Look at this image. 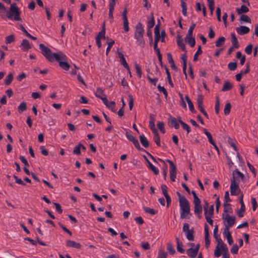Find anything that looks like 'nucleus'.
<instances>
[{"label": "nucleus", "instance_id": "1", "mask_svg": "<svg viewBox=\"0 0 258 258\" xmlns=\"http://www.w3.org/2000/svg\"><path fill=\"white\" fill-rule=\"evenodd\" d=\"M135 28L134 38L136 39L138 44L141 47L144 48L145 46L146 43L143 38L145 30L141 22H139L136 25Z\"/></svg>", "mask_w": 258, "mask_h": 258}, {"label": "nucleus", "instance_id": "2", "mask_svg": "<svg viewBox=\"0 0 258 258\" xmlns=\"http://www.w3.org/2000/svg\"><path fill=\"white\" fill-rule=\"evenodd\" d=\"M55 60L59 63V66L65 71H68L70 68V65L67 62V56L62 52L58 51L54 53Z\"/></svg>", "mask_w": 258, "mask_h": 258}, {"label": "nucleus", "instance_id": "3", "mask_svg": "<svg viewBox=\"0 0 258 258\" xmlns=\"http://www.w3.org/2000/svg\"><path fill=\"white\" fill-rule=\"evenodd\" d=\"M180 212V218H187V215L190 213V205L186 198L180 200L179 201Z\"/></svg>", "mask_w": 258, "mask_h": 258}, {"label": "nucleus", "instance_id": "4", "mask_svg": "<svg viewBox=\"0 0 258 258\" xmlns=\"http://www.w3.org/2000/svg\"><path fill=\"white\" fill-rule=\"evenodd\" d=\"M20 14L19 9L16 6V4H13L11 5L10 10L7 14V17L10 19H12L14 16L15 20L20 21L21 20Z\"/></svg>", "mask_w": 258, "mask_h": 258}, {"label": "nucleus", "instance_id": "5", "mask_svg": "<svg viewBox=\"0 0 258 258\" xmlns=\"http://www.w3.org/2000/svg\"><path fill=\"white\" fill-rule=\"evenodd\" d=\"M39 48L41 50V53L49 61L53 62L55 60L54 56V53H52V51L50 48L45 46L43 44H39Z\"/></svg>", "mask_w": 258, "mask_h": 258}, {"label": "nucleus", "instance_id": "6", "mask_svg": "<svg viewBox=\"0 0 258 258\" xmlns=\"http://www.w3.org/2000/svg\"><path fill=\"white\" fill-rule=\"evenodd\" d=\"M183 232H184L186 238L189 241H193L194 240V229L193 228L189 229V224L187 223L183 224Z\"/></svg>", "mask_w": 258, "mask_h": 258}, {"label": "nucleus", "instance_id": "7", "mask_svg": "<svg viewBox=\"0 0 258 258\" xmlns=\"http://www.w3.org/2000/svg\"><path fill=\"white\" fill-rule=\"evenodd\" d=\"M125 136L130 141L133 143V144L138 150L145 151L141 147L138 140L135 137H134L129 132H126L125 133Z\"/></svg>", "mask_w": 258, "mask_h": 258}, {"label": "nucleus", "instance_id": "8", "mask_svg": "<svg viewBox=\"0 0 258 258\" xmlns=\"http://www.w3.org/2000/svg\"><path fill=\"white\" fill-rule=\"evenodd\" d=\"M224 221H226L227 224H225V227L229 230L230 227H232L235 222V217L231 216L229 214H226L225 217H223Z\"/></svg>", "mask_w": 258, "mask_h": 258}, {"label": "nucleus", "instance_id": "9", "mask_svg": "<svg viewBox=\"0 0 258 258\" xmlns=\"http://www.w3.org/2000/svg\"><path fill=\"white\" fill-rule=\"evenodd\" d=\"M230 188L231 195L237 196L240 191L238 183L236 181H234V179L231 180Z\"/></svg>", "mask_w": 258, "mask_h": 258}, {"label": "nucleus", "instance_id": "10", "mask_svg": "<svg viewBox=\"0 0 258 258\" xmlns=\"http://www.w3.org/2000/svg\"><path fill=\"white\" fill-rule=\"evenodd\" d=\"M244 177V174L241 172H240L237 169H236L235 170L233 171L232 177L231 178L230 180L234 179V180L235 181H236L237 180L239 181V178L243 180Z\"/></svg>", "mask_w": 258, "mask_h": 258}, {"label": "nucleus", "instance_id": "11", "mask_svg": "<svg viewBox=\"0 0 258 258\" xmlns=\"http://www.w3.org/2000/svg\"><path fill=\"white\" fill-rule=\"evenodd\" d=\"M95 95L96 97L101 99L103 102L107 101L106 96L104 93V91L101 88H97Z\"/></svg>", "mask_w": 258, "mask_h": 258}, {"label": "nucleus", "instance_id": "12", "mask_svg": "<svg viewBox=\"0 0 258 258\" xmlns=\"http://www.w3.org/2000/svg\"><path fill=\"white\" fill-rule=\"evenodd\" d=\"M205 231V246L208 248L210 244V240L209 238L210 235L209 233V227L208 225L206 223L204 226Z\"/></svg>", "mask_w": 258, "mask_h": 258}, {"label": "nucleus", "instance_id": "13", "mask_svg": "<svg viewBox=\"0 0 258 258\" xmlns=\"http://www.w3.org/2000/svg\"><path fill=\"white\" fill-rule=\"evenodd\" d=\"M236 32L240 35H243L244 34L249 33L250 29L248 27L245 26H241L236 28Z\"/></svg>", "mask_w": 258, "mask_h": 258}, {"label": "nucleus", "instance_id": "14", "mask_svg": "<svg viewBox=\"0 0 258 258\" xmlns=\"http://www.w3.org/2000/svg\"><path fill=\"white\" fill-rule=\"evenodd\" d=\"M22 50L23 51H28L29 49L31 48V45H30L29 41L27 39H23L21 45Z\"/></svg>", "mask_w": 258, "mask_h": 258}, {"label": "nucleus", "instance_id": "15", "mask_svg": "<svg viewBox=\"0 0 258 258\" xmlns=\"http://www.w3.org/2000/svg\"><path fill=\"white\" fill-rule=\"evenodd\" d=\"M223 235L226 237L227 242L229 244L231 245L233 243V241L231 236V232L228 230L227 228H225L223 232Z\"/></svg>", "mask_w": 258, "mask_h": 258}, {"label": "nucleus", "instance_id": "16", "mask_svg": "<svg viewBox=\"0 0 258 258\" xmlns=\"http://www.w3.org/2000/svg\"><path fill=\"white\" fill-rule=\"evenodd\" d=\"M181 59L182 61V66H183V73L185 75V79H187V76L186 73V62H187V55L186 53L182 54L181 56Z\"/></svg>", "mask_w": 258, "mask_h": 258}, {"label": "nucleus", "instance_id": "17", "mask_svg": "<svg viewBox=\"0 0 258 258\" xmlns=\"http://www.w3.org/2000/svg\"><path fill=\"white\" fill-rule=\"evenodd\" d=\"M177 45L184 51L186 52L185 50V46L183 42V40L181 38V36L180 35H177Z\"/></svg>", "mask_w": 258, "mask_h": 258}, {"label": "nucleus", "instance_id": "18", "mask_svg": "<svg viewBox=\"0 0 258 258\" xmlns=\"http://www.w3.org/2000/svg\"><path fill=\"white\" fill-rule=\"evenodd\" d=\"M103 103L113 112H116V109L115 108L116 104L114 101H110L109 102L108 100L107 99L106 102H103Z\"/></svg>", "mask_w": 258, "mask_h": 258}, {"label": "nucleus", "instance_id": "19", "mask_svg": "<svg viewBox=\"0 0 258 258\" xmlns=\"http://www.w3.org/2000/svg\"><path fill=\"white\" fill-rule=\"evenodd\" d=\"M169 123L170 126L174 127L175 129H178L179 127V123L175 117L170 116Z\"/></svg>", "mask_w": 258, "mask_h": 258}, {"label": "nucleus", "instance_id": "20", "mask_svg": "<svg viewBox=\"0 0 258 258\" xmlns=\"http://www.w3.org/2000/svg\"><path fill=\"white\" fill-rule=\"evenodd\" d=\"M66 245L68 247H75L78 249H80L81 247V244L80 243L70 240H68L66 241Z\"/></svg>", "mask_w": 258, "mask_h": 258}, {"label": "nucleus", "instance_id": "21", "mask_svg": "<svg viewBox=\"0 0 258 258\" xmlns=\"http://www.w3.org/2000/svg\"><path fill=\"white\" fill-rule=\"evenodd\" d=\"M204 210L205 216H213L214 214V205L211 206L209 209L204 207Z\"/></svg>", "mask_w": 258, "mask_h": 258}, {"label": "nucleus", "instance_id": "22", "mask_svg": "<svg viewBox=\"0 0 258 258\" xmlns=\"http://www.w3.org/2000/svg\"><path fill=\"white\" fill-rule=\"evenodd\" d=\"M167 56L168 62L171 64V69L173 70L177 71V68L174 63L171 54L170 53H168Z\"/></svg>", "mask_w": 258, "mask_h": 258}, {"label": "nucleus", "instance_id": "23", "mask_svg": "<svg viewBox=\"0 0 258 258\" xmlns=\"http://www.w3.org/2000/svg\"><path fill=\"white\" fill-rule=\"evenodd\" d=\"M140 140L141 144L144 147L147 148L149 147V142L146 137L144 135H142L140 136Z\"/></svg>", "mask_w": 258, "mask_h": 258}, {"label": "nucleus", "instance_id": "24", "mask_svg": "<svg viewBox=\"0 0 258 258\" xmlns=\"http://www.w3.org/2000/svg\"><path fill=\"white\" fill-rule=\"evenodd\" d=\"M185 41L191 47L195 46L196 41L193 36H188V35H186Z\"/></svg>", "mask_w": 258, "mask_h": 258}, {"label": "nucleus", "instance_id": "25", "mask_svg": "<svg viewBox=\"0 0 258 258\" xmlns=\"http://www.w3.org/2000/svg\"><path fill=\"white\" fill-rule=\"evenodd\" d=\"M231 38L232 46L235 47V48H238L239 47V45L235 34L234 33H231Z\"/></svg>", "mask_w": 258, "mask_h": 258}, {"label": "nucleus", "instance_id": "26", "mask_svg": "<svg viewBox=\"0 0 258 258\" xmlns=\"http://www.w3.org/2000/svg\"><path fill=\"white\" fill-rule=\"evenodd\" d=\"M186 253L188 256L194 258L197 255L198 252L194 248H189L187 250Z\"/></svg>", "mask_w": 258, "mask_h": 258}, {"label": "nucleus", "instance_id": "27", "mask_svg": "<svg viewBox=\"0 0 258 258\" xmlns=\"http://www.w3.org/2000/svg\"><path fill=\"white\" fill-rule=\"evenodd\" d=\"M248 11V8L244 5H242L240 8H236V12L238 15H241L242 13H247Z\"/></svg>", "mask_w": 258, "mask_h": 258}, {"label": "nucleus", "instance_id": "28", "mask_svg": "<svg viewBox=\"0 0 258 258\" xmlns=\"http://www.w3.org/2000/svg\"><path fill=\"white\" fill-rule=\"evenodd\" d=\"M185 99L188 104L189 110L191 111V112H195V110L194 109L193 103H192L191 100L190 99L189 96L187 95H185Z\"/></svg>", "mask_w": 258, "mask_h": 258}, {"label": "nucleus", "instance_id": "29", "mask_svg": "<svg viewBox=\"0 0 258 258\" xmlns=\"http://www.w3.org/2000/svg\"><path fill=\"white\" fill-rule=\"evenodd\" d=\"M105 23H103V25L102 26V30L100 32H99L98 35L96 37V39H98V38L99 39H101L102 38H105Z\"/></svg>", "mask_w": 258, "mask_h": 258}, {"label": "nucleus", "instance_id": "30", "mask_svg": "<svg viewBox=\"0 0 258 258\" xmlns=\"http://www.w3.org/2000/svg\"><path fill=\"white\" fill-rule=\"evenodd\" d=\"M233 87L232 84H231L229 81H225L223 88L222 89V91H227L231 90Z\"/></svg>", "mask_w": 258, "mask_h": 258}, {"label": "nucleus", "instance_id": "31", "mask_svg": "<svg viewBox=\"0 0 258 258\" xmlns=\"http://www.w3.org/2000/svg\"><path fill=\"white\" fill-rule=\"evenodd\" d=\"M153 133L154 134L153 139L154 142L158 147H160L161 146L160 138L158 132L157 131Z\"/></svg>", "mask_w": 258, "mask_h": 258}, {"label": "nucleus", "instance_id": "32", "mask_svg": "<svg viewBox=\"0 0 258 258\" xmlns=\"http://www.w3.org/2000/svg\"><path fill=\"white\" fill-rule=\"evenodd\" d=\"M164 68L166 71V74H167V78L168 79V83L170 85V86L173 88L174 87V84L171 80V78L169 70L166 66H164Z\"/></svg>", "mask_w": 258, "mask_h": 258}, {"label": "nucleus", "instance_id": "33", "mask_svg": "<svg viewBox=\"0 0 258 258\" xmlns=\"http://www.w3.org/2000/svg\"><path fill=\"white\" fill-rule=\"evenodd\" d=\"M158 160L164 163L163 166L162 167V173L164 175V178H166V176L167 174V170H168V166L165 163V162L161 159H158Z\"/></svg>", "mask_w": 258, "mask_h": 258}, {"label": "nucleus", "instance_id": "34", "mask_svg": "<svg viewBox=\"0 0 258 258\" xmlns=\"http://www.w3.org/2000/svg\"><path fill=\"white\" fill-rule=\"evenodd\" d=\"M149 126L151 130H152V131L153 132V133L158 131L155 127L154 119L151 116L150 117V120L149 122Z\"/></svg>", "mask_w": 258, "mask_h": 258}, {"label": "nucleus", "instance_id": "35", "mask_svg": "<svg viewBox=\"0 0 258 258\" xmlns=\"http://www.w3.org/2000/svg\"><path fill=\"white\" fill-rule=\"evenodd\" d=\"M176 241L177 243V250L178 251L180 252L181 253L184 252L185 250L182 248V244L180 243L179 239L178 237L176 238Z\"/></svg>", "mask_w": 258, "mask_h": 258}, {"label": "nucleus", "instance_id": "36", "mask_svg": "<svg viewBox=\"0 0 258 258\" xmlns=\"http://www.w3.org/2000/svg\"><path fill=\"white\" fill-rule=\"evenodd\" d=\"M225 41V38L224 37H219L215 42V45L216 47H220L222 46Z\"/></svg>", "mask_w": 258, "mask_h": 258}, {"label": "nucleus", "instance_id": "37", "mask_svg": "<svg viewBox=\"0 0 258 258\" xmlns=\"http://www.w3.org/2000/svg\"><path fill=\"white\" fill-rule=\"evenodd\" d=\"M148 168L153 172L155 175H158L159 174V170L150 161H148Z\"/></svg>", "mask_w": 258, "mask_h": 258}, {"label": "nucleus", "instance_id": "38", "mask_svg": "<svg viewBox=\"0 0 258 258\" xmlns=\"http://www.w3.org/2000/svg\"><path fill=\"white\" fill-rule=\"evenodd\" d=\"M203 52V51L202 50L201 46L199 45L198 48V50L194 54L193 61H197L198 59V56L200 54H201Z\"/></svg>", "mask_w": 258, "mask_h": 258}, {"label": "nucleus", "instance_id": "39", "mask_svg": "<svg viewBox=\"0 0 258 258\" xmlns=\"http://www.w3.org/2000/svg\"><path fill=\"white\" fill-rule=\"evenodd\" d=\"M204 132L205 134L207 136V138H208L209 142L210 144L212 145H214V143L215 142L213 139L212 135L210 133H209L207 129L204 128Z\"/></svg>", "mask_w": 258, "mask_h": 258}, {"label": "nucleus", "instance_id": "40", "mask_svg": "<svg viewBox=\"0 0 258 258\" xmlns=\"http://www.w3.org/2000/svg\"><path fill=\"white\" fill-rule=\"evenodd\" d=\"M241 207L239 210L237 211V214L239 217H242L244 215V212L245 210L244 204H240Z\"/></svg>", "mask_w": 258, "mask_h": 258}, {"label": "nucleus", "instance_id": "41", "mask_svg": "<svg viewBox=\"0 0 258 258\" xmlns=\"http://www.w3.org/2000/svg\"><path fill=\"white\" fill-rule=\"evenodd\" d=\"M181 6L182 7V13L184 16H186L187 15V7L185 0H181Z\"/></svg>", "mask_w": 258, "mask_h": 258}, {"label": "nucleus", "instance_id": "42", "mask_svg": "<svg viewBox=\"0 0 258 258\" xmlns=\"http://www.w3.org/2000/svg\"><path fill=\"white\" fill-rule=\"evenodd\" d=\"M151 15H152V17L151 18V19L149 20L148 19V23H147V27L148 29V30H151V29L154 27V24H155L153 15L152 14Z\"/></svg>", "mask_w": 258, "mask_h": 258}, {"label": "nucleus", "instance_id": "43", "mask_svg": "<svg viewBox=\"0 0 258 258\" xmlns=\"http://www.w3.org/2000/svg\"><path fill=\"white\" fill-rule=\"evenodd\" d=\"M13 79V75L12 73L9 74L6 78L5 82L6 85L11 84Z\"/></svg>", "mask_w": 258, "mask_h": 258}, {"label": "nucleus", "instance_id": "44", "mask_svg": "<svg viewBox=\"0 0 258 258\" xmlns=\"http://www.w3.org/2000/svg\"><path fill=\"white\" fill-rule=\"evenodd\" d=\"M135 69L136 70V72L138 75V77L139 78H141L142 75V72L141 70V67L138 63H135Z\"/></svg>", "mask_w": 258, "mask_h": 258}, {"label": "nucleus", "instance_id": "45", "mask_svg": "<svg viewBox=\"0 0 258 258\" xmlns=\"http://www.w3.org/2000/svg\"><path fill=\"white\" fill-rule=\"evenodd\" d=\"M231 108V105L230 103L228 102L225 104L224 110V114L225 115H227L230 113Z\"/></svg>", "mask_w": 258, "mask_h": 258}, {"label": "nucleus", "instance_id": "46", "mask_svg": "<svg viewBox=\"0 0 258 258\" xmlns=\"http://www.w3.org/2000/svg\"><path fill=\"white\" fill-rule=\"evenodd\" d=\"M144 210L146 213H149L152 215H155L158 212L157 211H155L153 209L146 207H144Z\"/></svg>", "mask_w": 258, "mask_h": 258}, {"label": "nucleus", "instance_id": "47", "mask_svg": "<svg viewBox=\"0 0 258 258\" xmlns=\"http://www.w3.org/2000/svg\"><path fill=\"white\" fill-rule=\"evenodd\" d=\"M237 67V63L236 61L230 62L228 64V69L232 71H235Z\"/></svg>", "mask_w": 258, "mask_h": 258}, {"label": "nucleus", "instance_id": "48", "mask_svg": "<svg viewBox=\"0 0 258 258\" xmlns=\"http://www.w3.org/2000/svg\"><path fill=\"white\" fill-rule=\"evenodd\" d=\"M18 110L20 112H23L27 109V105L25 102H22L18 106Z\"/></svg>", "mask_w": 258, "mask_h": 258}, {"label": "nucleus", "instance_id": "49", "mask_svg": "<svg viewBox=\"0 0 258 258\" xmlns=\"http://www.w3.org/2000/svg\"><path fill=\"white\" fill-rule=\"evenodd\" d=\"M108 46L106 48V55H108L109 52L110 51V49L113 46V45L114 44V41L112 39H110L109 42H108L107 43Z\"/></svg>", "mask_w": 258, "mask_h": 258}, {"label": "nucleus", "instance_id": "50", "mask_svg": "<svg viewBox=\"0 0 258 258\" xmlns=\"http://www.w3.org/2000/svg\"><path fill=\"white\" fill-rule=\"evenodd\" d=\"M209 3V8L210 11V13L211 15H213V11L214 10V0H209L208 1Z\"/></svg>", "mask_w": 258, "mask_h": 258}, {"label": "nucleus", "instance_id": "51", "mask_svg": "<svg viewBox=\"0 0 258 258\" xmlns=\"http://www.w3.org/2000/svg\"><path fill=\"white\" fill-rule=\"evenodd\" d=\"M215 112L217 114H218L220 111V101L219 99V97L217 96L216 97V101L215 106Z\"/></svg>", "mask_w": 258, "mask_h": 258}, {"label": "nucleus", "instance_id": "52", "mask_svg": "<svg viewBox=\"0 0 258 258\" xmlns=\"http://www.w3.org/2000/svg\"><path fill=\"white\" fill-rule=\"evenodd\" d=\"M167 249L170 254L173 255L175 253V250L171 243H169L167 244Z\"/></svg>", "mask_w": 258, "mask_h": 258}, {"label": "nucleus", "instance_id": "53", "mask_svg": "<svg viewBox=\"0 0 258 258\" xmlns=\"http://www.w3.org/2000/svg\"><path fill=\"white\" fill-rule=\"evenodd\" d=\"M196 25L195 23H191V25L190 26V27L189 28V29L188 30V32H187V34H186V35H188V36H192L193 31H194V29L195 28Z\"/></svg>", "mask_w": 258, "mask_h": 258}, {"label": "nucleus", "instance_id": "54", "mask_svg": "<svg viewBox=\"0 0 258 258\" xmlns=\"http://www.w3.org/2000/svg\"><path fill=\"white\" fill-rule=\"evenodd\" d=\"M167 253L163 251L162 249H159L158 251L157 258H167Z\"/></svg>", "mask_w": 258, "mask_h": 258}, {"label": "nucleus", "instance_id": "55", "mask_svg": "<svg viewBox=\"0 0 258 258\" xmlns=\"http://www.w3.org/2000/svg\"><path fill=\"white\" fill-rule=\"evenodd\" d=\"M221 252L222 251L220 249V246H219V244H218L214 251L215 256L216 257H219L221 255Z\"/></svg>", "mask_w": 258, "mask_h": 258}, {"label": "nucleus", "instance_id": "56", "mask_svg": "<svg viewBox=\"0 0 258 258\" xmlns=\"http://www.w3.org/2000/svg\"><path fill=\"white\" fill-rule=\"evenodd\" d=\"M157 127L158 129L163 133L164 134L165 133V130L164 128V123L163 122H158L157 124Z\"/></svg>", "mask_w": 258, "mask_h": 258}, {"label": "nucleus", "instance_id": "57", "mask_svg": "<svg viewBox=\"0 0 258 258\" xmlns=\"http://www.w3.org/2000/svg\"><path fill=\"white\" fill-rule=\"evenodd\" d=\"M15 40V36L14 35H10L6 37V43L10 44Z\"/></svg>", "mask_w": 258, "mask_h": 258}, {"label": "nucleus", "instance_id": "58", "mask_svg": "<svg viewBox=\"0 0 258 258\" xmlns=\"http://www.w3.org/2000/svg\"><path fill=\"white\" fill-rule=\"evenodd\" d=\"M240 20L247 23H251V19L248 16L245 15H242L241 16Z\"/></svg>", "mask_w": 258, "mask_h": 258}, {"label": "nucleus", "instance_id": "59", "mask_svg": "<svg viewBox=\"0 0 258 258\" xmlns=\"http://www.w3.org/2000/svg\"><path fill=\"white\" fill-rule=\"evenodd\" d=\"M203 208L202 205L194 206L195 214L202 213Z\"/></svg>", "mask_w": 258, "mask_h": 258}, {"label": "nucleus", "instance_id": "60", "mask_svg": "<svg viewBox=\"0 0 258 258\" xmlns=\"http://www.w3.org/2000/svg\"><path fill=\"white\" fill-rule=\"evenodd\" d=\"M81 148L79 146V144L76 146L73 150V154L77 155H80L81 154Z\"/></svg>", "mask_w": 258, "mask_h": 258}, {"label": "nucleus", "instance_id": "61", "mask_svg": "<svg viewBox=\"0 0 258 258\" xmlns=\"http://www.w3.org/2000/svg\"><path fill=\"white\" fill-rule=\"evenodd\" d=\"M252 45L250 44L248 45L245 48V52L248 55H250L252 53Z\"/></svg>", "mask_w": 258, "mask_h": 258}, {"label": "nucleus", "instance_id": "62", "mask_svg": "<svg viewBox=\"0 0 258 258\" xmlns=\"http://www.w3.org/2000/svg\"><path fill=\"white\" fill-rule=\"evenodd\" d=\"M120 63L127 70H129V66L128 65L126 61V60L124 58H120Z\"/></svg>", "mask_w": 258, "mask_h": 258}, {"label": "nucleus", "instance_id": "63", "mask_svg": "<svg viewBox=\"0 0 258 258\" xmlns=\"http://www.w3.org/2000/svg\"><path fill=\"white\" fill-rule=\"evenodd\" d=\"M161 188L162 193L164 195V197L169 195L167 192L168 187L166 185L162 184L161 186Z\"/></svg>", "mask_w": 258, "mask_h": 258}, {"label": "nucleus", "instance_id": "64", "mask_svg": "<svg viewBox=\"0 0 258 258\" xmlns=\"http://www.w3.org/2000/svg\"><path fill=\"white\" fill-rule=\"evenodd\" d=\"M181 125L182 127L183 128V129L185 130L187 132V134H188L190 132V127L187 124H186L185 122H181Z\"/></svg>", "mask_w": 258, "mask_h": 258}]
</instances>
